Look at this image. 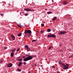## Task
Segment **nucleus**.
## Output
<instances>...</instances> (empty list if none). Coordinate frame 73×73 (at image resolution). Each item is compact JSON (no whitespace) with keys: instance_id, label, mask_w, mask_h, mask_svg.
Masks as SVG:
<instances>
[{"instance_id":"obj_52","label":"nucleus","mask_w":73,"mask_h":73,"mask_svg":"<svg viewBox=\"0 0 73 73\" xmlns=\"http://www.w3.org/2000/svg\"><path fill=\"white\" fill-rule=\"evenodd\" d=\"M35 73H36V72H35Z\"/></svg>"},{"instance_id":"obj_45","label":"nucleus","mask_w":73,"mask_h":73,"mask_svg":"<svg viewBox=\"0 0 73 73\" xmlns=\"http://www.w3.org/2000/svg\"><path fill=\"white\" fill-rule=\"evenodd\" d=\"M28 73H30V71H29L28 72Z\"/></svg>"},{"instance_id":"obj_39","label":"nucleus","mask_w":73,"mask_h":73,"mask_svg":"<svg viewBox=\"0 0 73 73\" xmlns=\"http://www.w3.org/2000/svg\"><path fill=\"white\" fill-rule=\"evenodd\" d=\"M23 64L24 65H25V62H24Z\"/></svg>"},{"instance_id":"obj_20","label":"nucleus","mask_w":73,"mask_h":73,"mask_svg":"<svg viewBox=\"0 0 73 73\" xmlns=\"http://www.w3.org/2000/svg\"><path fill=\"white\" fill-rule=\"evenodd\" d=\"M52 12H48L47 13L48 14H50V13H52Z\"/></svg>"},{"instance_id":"obj_50","label":"nucleus","mask_w":73,"mask_h":73,"mask_svg":"<svg viewBox=\"0 0 73 73\" xmlns=\"http://www.w3.org/2000/svg\"><path fill=\"white\" fill-rule=\"evenodd\" d=\"M45 10H46V9H45Z\"/></svg>"},{"instance_id":"obj_21","label":"nucleus","mask_w":73,"mask_h":73,"mask_svg":"<svg viewBox=\"0 0 73 73\" xmlns=\"http://www.w3.org/2000/svg\"><path fill=\"white\" fill-rule=\"evenodd\" d=\"M40 33L41 34H42L43 33H44V31H41L40 32Z\"/></svg>"},{"instance_id":"obj_11","label":"nucleus","mask_w":73,"mask_h":73,"mask_svg":"<svg viewBox=\"0 0 73 73\" xmlns=\"http://www.w3.org/2000/svg\"><path fill=\"white\" fill-rule=\"evenodd\" d=\"M56 19H57V17H54L52 19V21H54Z\"/></svg>"},{"instance_id":"obj_10","label":"nucleus","mask_w":73,"mask_h":73,"mask_svg":"<svg viewBox=\"0 0 73 73\" xmlns=\"http://www.w3.org/2000/svg\"><path fill=\"white\" fill-rule=\"evenodd\" d=\"M27 50L28 51H30L31 50V49L29 47L27 49Z\"/></svg>"},{"instance_id":"obj_22","label":"nucleus","mask_w":73,"mask_h":73,"mask_svg":"<svg viewBox=\"0 0 73 73\" xmlns=\"http://www.w3.org/2000/svg\"><path fill=\"white\" fill-rule=\"evenodd\" d=\"M19 61H22V59H19L18 60Z\"/></svg>"},{"instance_id":"obj_49","label":"nucleus","mask_w":73,"mask_h":73,"mask_svg":"<svg viewBox=\"0 0 73 73\" xmlns=\"http://www.w3.org/2000/svg\"><path fill=\"white\" fill-rule=\"evenodd\" d=\"M23 57H25V56H23Z\"/></svg>"},{"instance_id":"obj_35","label":"nucleus","mask_w":73,"mask_h":73,"mask_svg":"<svg viewBox=\"0 0 73 73\" xmlns=\"http://www.w3.org/2000/svg\"><path fill=\"white\" fill-rule=\"evenodd\" d=\"M19 50H20V49H19V48H18L17 50V51H19Z\"/></svg>"},{"instance_id":"obj_28","label":"nucleus","mask_w":73,"mask_h":73,"mask_svg":"<svg viewBox=\"0 0 73 73\" xmlns=\"http://www.w3.org/2000/svg\"><path fill=\"white\" fill-rule=\"evenodd\" d=\"M41 25V26H42L43 27H44V23H43Z\"/></svg>"},{"instance_id":"obj_26","label":"nucleus","mask_w":73,"mask_h":73,"mask_svg":"<svg viewBox=\"0 0 73 73\" xmlns=\"http://www.w3.org/2000/svg\"><path fill=\"white\" fill-rule=\"evenodd\" d=\"M36 40H32V42H35V41H36Z\"/></svg>"},{"instance_id":"obj_2","label":"nucleus","mask_w":73,"mask_h":73,"mask_svg":"<svg viewBox=\"0 0 73 73\" xmlns=\"http://www.w3.org/2000/svg\"><path fill=\"white\" fill-rule=\"evenodd\" d=\"M66 33V31H64L63 32H60V33H58V35H64V34H65V33Z\"/></svg>"},{"instance_id":"obj_32","label":"nucleus","mask_w":73,"mask_h":73,"mask_svg":"<svg viewBox=\"0 0 73 73\" xmlns=\"http://www.w3.org/2000/svg\"><path fill=\"white\" fill-rule=\"evenodd\" d=\"M4 49H7V47H4Z\"/></svg>"},{"instance_id":"obj_42","label":"nucleus","mask_w":73,"mask_h":73,"mask_svg":"<svg viewBox=\"0 0 73 73\" xmlns=\"http://www.w3.org/2000/svg\"><path fill=\"white\" fill-rule=\"evenodd\" d=\"M52 2H54V1H53V0H52Z\"/></svg>"},{"instance_id":"obj_13","label":"nucleus","mask_w":73,"mask_h":73,"mask_svg":"<svg viewBox=\"0 0 73 73\" xmlns=\"http://www.w3.org/2000/svg\"><path fill=\"white\" fill-rule=\"evenodd\" d=\"M63 4H64V5L66 4H67V2H66V1H64L63 2Z\"/></svg>"},{"instance_id":"obj_18","label":"nucleus","mask_w":73,"mask_h":73,"mask_svg":"<svg viewBox=\"0 0 73 73\" xmlns=\"http://www.w3.org/2000/svg\"><path fill=\"white\" fill-rule=\"evenodd\" d=\"M31 35H32L31 34H29L28 35V37H30V36H31Z\"/></svg>"},{"instance_id":"obj_19","label":"nucleus","mask_w":73,"mask_h":73,"mask_svg":"<svg viewBox=\"0 0 73 73\" xmlns=\"http://www.w3.org/2000/svg\"><path fill=\"white\" fill-rule=\"evenodd\" d=\"M59 64H62V63H61V61L60 60V61H59Z\"/></svg>"},{"instance_id":"obj_30","label":"nucleus","mask_w":73,"mask_h":73,"mask_svg":"<svg viewBox=\"0 0 73 73\" xmlns=\"http://www.w3.org/2000/svg\"><path fill=\"white\" fill-rule=\"evenodd\" d=\"M52 67L53 68H56L55 67V66H52Z\"/></svg>"},{"instance_id":"obj_29","label":"nucleus","mask_w":73,"mask_h":73,"mask_svg":"<svg viewBox=\"0 0 73 73\" xmlns=\"http://www.w3.org/2000/svg\"><path fill=\"white\" fill-rule=\"evenodd\" d=\"M66 66H67V67H68V66H69V64H66Z\"/></svg>"},{"instance_id":"obj_1","label":"nucleus","mask_w":73,"mask_h":73,"mask_svg":"<svg viewBox=\"0 0 73 73\" xmlns=\"http://www.w3.org/2000/svg\"><path fill=\"white\" fill-rule=\"evenodd\" d=\"M32 57L31 56H29L27 58H24V59L23 60V61H27L32 60Z\"/></svg>"},{"instance_id":"obj_36","label":"nucleus","mask_w":73,"mask_h":73,"mask_svg":"<svg viewBox=\"0 0 73 73\" xmlns=\"http://www.w3.org/2000/svg\"><path fill=\"white\" fill-rule=\"evenodd\" d=\"M62 65H63V66H66V65H64V64H62Z\"/></svg>"},{"instance_id":"obj_48","label":"nucleus","mask_w":73,"mask_h":73,"mask_svg":"<svg viewBox=\"0 0 73 73\" xmlns=\"http://www.w3.org/2000/svg\"><path fill=\"white\" fill-rule=\"evenodd\" d=\"M43 23H45V22H44Z\"/></svg>"},{"instance_id":"obj_37","label":"nucleus","mask_w":73,"mask_h":73,"mask_svg":"<svg viewBox=\"0 0 73 73\" xmlns=\"http://www.w3.org/2000/svg\"><path fill=\"white\" fill-rule=\"evenodd\" d=\"M0 15H1L2 16H3V15L2 13L0 14Z\"/></svg>"},{"instance_id":"obj_7","label":"nucleus","mask_w":73,"mask_h":73,"mask_svg":"<svg viewBox=\"0 0 73 73\" xmlns=\"http://www.w3.org/2000/svg\"><path fill=\"white\" fill-rule=\"evenodd\" d=\"M63 69H68V67L66 66H65L64 68Z\"/></svg>"},{"instance_id":"obj_8","label":"nucleus","mask_w":73,"mask_h":73,"mask_svg":"<svg viewBox=\"0 0 73 73\" xmlns=\"http://www.w3.org/2000/svg\"><path fill=\"white\" fill-rule=\"evenodd\" d=\"M11 37H12V38L13 40H15V37L13 35H11Z\"/></svg>"},{"instance_id":"obj_4","label":"nucleus","mask_w":73,"mask_h":73,"mask_svg":"<svg viewBox=\"0 0 73 73\" xmlns=\"http://www.w3.org/2000/svg\"><path fill=\"white\" fill-rule=\"evenodd\" d=\"M51 37H53V38L56 37V35H55L54 34L51 35Z\"/></svg>"},{"instance_id":"obj_47","label":"nucleus","mask_w":73,"mask_h":73,"mask_svg":"<svg viewBox=\"0 0 73 73\" xmlns=\"http://www.w3.org/2000/svg\"><path fill=\"white\" fill-rule=\"evenodd\" d=\"M53 32H55V31H54Z\"/></svg>"},{"instance_id":"obj_15","label":"nucleus","mask_w":73,"mask_h":73,"mask_svg":"<svg viewBox=\"0 0 73 73\" xmlns=\"http://www.w3.org/2000/svg\"><path fill=\"white\" fill-rule=\"evenodd\" d=\"M24 33L25 34H27L28 33V30H26L25 31Z\"/></svg>"},{"instance_id":"obj_9","label":"nucleus","mask_w":73,"mask_h":73,"mask_svg":"<svg viewBox=\"0 0 73 73\" xmlns=\"http://www.w3.org/2000/svg\"><path fill=\"white\" fill-rule=\"evenodd\" d=\"M11 57H13V56H14V53H13V52H11Z\"/></svg>"},{"instance_id":"obj_51","label":"nucleus","mask_w":73,"mask_h":73,"mask_svg":"<svg viewBox=\"0 0 73 73\" xmlns=\"http://www.w3.org/2000/svg\"><path fill=\"white\" fill-rule=\"evenodd\" d=\"M36 32H38V31H36Z\"/></svg>"},{"instance_id":"obj_53","label":"nucleus","mask_w":73,"mask_h":73,"mask_svg":"<svg viewBox=\"0 0 73 73\" xmlns=\"http://www.w3.org/2000/svg\"><path fill=\"white\" fill-rule=\"evenodd\" d=\"M52 52H51V54H52Z\"/></svg>"},{"instance_id":"obj_40","label":"nucleus","mask_w":73,"mask_h":73,"mask_svg":"<svg viewBox=\"0 0 73 73\" xmlns=\"http://www.w3.org/2000/svg\"><path fill=\"white\" fill-rule=\"evenodd\" d=\"M17 26L19 27H20V26L19 25H17Z\"/></svg>"},{"instance_id":"obj_24","label":"nucleus","mask_w":73,"mask_h":73,"mask_svg":"<svg viewBox=\"0 0 73 73\" xmlns=\"http://www.w3.org/2000/svg\"><path fill=\"white\" fill-rule=\"evenodd\" d=\"M52 48V46H50L49 48H48V49H50Z\"/></svg>"},{"instance_id":"obj_31","label":"nucleus","mask_w":73,"mask_h":73,"mask_svg":"<svg viewBox=\"0 0 73 73\" xmlns=\"http://www.w3.org/2000/svg\"><path fill=\"white\" fill-rule=\"evenodd\" d=\"M21 66V64H20L19 63V64L18 65V66Z\"/></svg>"},{"instance_id":"obj_16","label":"nucleus","mask_w":73,"mask_h":73,"mask_svg":"<svg viewBox=\"0 0 73 73\" xmlns=\"http://www.w3.org/2000/svg\"><path fill=\"white\" fill-rule=\"evenodd\" d=\"M47 37H48V38H49V37H51V35H47Z\"/></svg>"},{"instance_id":"obj_41","label":"nucleus","mask_w":73,"mask_h":73,"mask_svg":"<svg viewBox=\"0 0 73 73\" xmlns=\"http://www.w3.org/2000/svg\"><path fill=\"white\" fill-rule=\"evenodd\" d=\"M57 73H60V72H58V71L57 72Z\"/></svg>"},{"instance_id":"obj_43","label":"nucleus","mask_w":73,"mask_h":73,"mask_svg":"<svg viewBox=\"0 0 73 73\" xmlns=\"http://www.w3.org/2000/svg\"><path fill=\"white\" fill-rule=\"evenodd\" d=\"M35 66H37V64H35Z\"/></svg>"},{"instance_id":"obj_44","label":"nucleus","mask_w":73,"mask_h":73,"mask_svg":"<svg viewBox=\"0 0 73 73\" xmlns=\"http://www.w3.org/2000/svg\"><path fill=\"white\" fill-rule=\"evenodd\" d=\"M25 56H28V55H25Z\"/></svg>"},{"instance_id":"obj_46","label":"nucleus","mask_w":73,"mask_h":73,"mask_svg":"<svg viewBox=\"0 0 73 73\" xmlns=\"http://www.w3.org/2000/svg\"><path fill=\"white\" fill-rule=\"evenodd\" d=\"M19 28H22V27H21L20 26V27Z\"/></svg>"},{"instance_id":"obj_14","label":"nucleus","mask_w":73,"mask_h":73,"mask_svg":"<svg viewBox=\"0 0 73 73\" xmlns=\"http://www.w3.org/2000/svg\"><path fill=\"white\" fill-rule=\"evenodd\" d=\"M28 48V45H26L25 46V49H27V48Z\"/></svg>"},{"instance_id":"obj_33","label":"nucleus","mask_w":73,"mask_h":73,"mask_svg":"<svg viewBox=\"0 0 73 73\" xmlns=\"http://www.w3.org/2000/svg\"><path fill=\"white\" fill-rule=\"evenodd\" d=\"M11 51H12V52H13H13H14L15 51H14V50H13V49H12L11 50Z\"/></svg>"},{"instance_id":"obj_17","label":"nucleus","mask_w":73,"mask_h":73,"mask_svg":"<svg viewBox=\"0 0 73 73\" xmlns=\"http://www.w3.org/2000/svg\"><path fill=\"white\" fill-rule=\"evenodd\" d=\"M47 31L48 32H50L51 31V30L50 29H48L47 30Z\"/></svg>"},{"instance_id":"obj_25","label":"nucleus","mask_w":73,"mask_h":73,"mask_svg":"<svg viewBox=\"0 0 73 73\" xmlns=\"http://www.w3.org/2000/svg\"><path fill=\"white\" fill-rule=\"evenodd\" d=\"M25 16H28V14L27 13H26L25 14Z\"/></svg>"},{"instance_id":"obj_38","label":"nucleus","mask_w":73,"mask_h":73,"mask_svg":"<svg viewBox=\"0 0 73 73\" xmlns=\"http://www.w3.org/2000/svg\"><path fill=\"white\" fill-rule=\"evenodd\" d=\"M13 50H14V51H15L16 50V49L15 48H14L13 49Z\"/></svg>"},{"instance_id":"obj_5","label":"nucleus","mask_w":73,"mask_h":73,"mask_svg":"<svg viewBox=\"0 0 73 73\" xmlns=\"http://www.w3.org/2000/svg\"><path fill=\"white\" fill-rule=\"evenodd\" d=\"M12 66V64L11 63H10V64H9L8 65V67H11V66Z\"/></svg>"},{"instance_id":"obj_3","label":"nucleus","mask_w":73,"mask_h":73,"mask_svg":"<svg viewBox=\"0 0 73 73\" xmlns=\"http://www.w3.org/2000/svg\"><path fill=\"white\" fill-rule=\"evenodd\" d=\"M24 10L25 11H31V9H25Z\"/></svg>"},{"instance_id":"obj_23","label":"nucleus","mask_w":73,"mask_h":73,"mask_svg":"<svg viewBox=\"0 0 73 73\" xmlns=\"http://www.w3.org/2000/svg\"><path fill=\"white\" fill-rule=\"evenodd\" d=\"M17 70L18 71V72H21V70H20L19 69H17Z\"/></svg>"},{"instance_id":"obj_6","label":"nucleus","mask_w":73,"mask_h":73,"mask_svg":"<svg viewBox=\"0 0 73 73\" xmlns=\"http://www.w3.org/2000/svg\"><path fill=\"white\" fill-rule=\"evenodd\" d=\"M27 33H32V31L30 30H27Z\"/></svg>"},{"instance_id":"obj_34","label":"nucleus","mask_w":73,"mask_h":73,"mask_svg":"<svg viewBox=\"0 0 73 73\" xmlns=\"http://www.w3.org/2000/svg\"><path fill=\"white\" fill-rule=\"evenodd\" d=\"M59 51H60V52H62V50H59Z\"/></svg>"},{"instance_id":"obj_27","label":"nucleus","mask_w":73,"mask_h":73,"mask_svg":"<svg viewBox=\"0 0 73 73\" xmlns=\"http://www.w3.org/2000/svg\"><path fill=\"white\" fill-rule=\"evenodd\" d=\"M19 63L20 64H21V65H23V63H22V62H20Z\"/></svg>"},{"instance_id":"obj_12","label":"nucleus","mask_w":73,"mask_h":73,"mask_svg":"<svg viewBox=\"0 0 73 73\" xmlns=\"http://www.w3.org/2000/svg\"><path fill=\"white\" fill-rule=\"evenodd\" d=\"M21 36V33H19V34L18 35V36L19 37H20Z\"/></svg>"}]
</instances>
